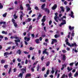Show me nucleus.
Listing matches in <instances>:
<instances>
[{
	"label": "nucleus",
	"instance_id": "obj_63",
	"mask_svg": "<svg viewBox=\"0 0 78 78\" xmlns=\"http://www.w3.org/2000/svg\"><path fill=\"white\" fill-rule=\"evenodd\" d=\"M4 38H5V41L6 40H8V38H7V37H4Z\"/></svg>",
	"mask_w": 78,
	"mask_h": 78
},
{
	"label": "nucleus",
	"instance_id": "obj_50",
	"mask_svg": "<svg viewBox=\"0 0 78 78\" xmlns=\"http://www.w3.org/2000/svg\"><path fill=\"white\" fill-rule=\"evenodd\" d=\"M62 52H63V53L64 54L65 53H66V52H67V51H66V50H62Z\"/></svg>",
	"mask_w": 78,
	"mask_h": 78
},
{
	"label": "nucleus",
	"instance_id": "obj_46",
	"mask_svg": "<svg viewBox=\"0 0 78 78\" xmlns=\"http://www.w3.org/2000/svg\"><path fill=\"white\" fill-rule=\"evenodd\" d=\"M13 42L11 41H9L7 43V44H12Z\"/></svg>",
	"mask_w": 78,
	"mask_h": 78
},
{
	"label": "nucleus",
	"instance_id": "obj_51",
	"mask_svg": "<svg viewBox=\"0 0 78 78\" xmlns=\"http://www.w3.org/2000/svg\"><path fill=\"white\" fill-rule=\"evenodd\" d=\"M28 60L26 59L25 62V64H28Z\"/></svg>",
	"mask_w": 78,
	"mask_h": 78
},
{
	"label": "nucleus",
	"instance_id": "obj_60",
	"mask_svg": "<svg viewBox=\"0 0 78 78\" xmlns=\"http://www.w3.org/2000/svg\"><path fill=\"white\" fill-rule=\"evenodd\" d=\"M43 45H45V46H47V43H43Z\"/></svg>",
	"mask_w": 78,
	"mask_h": 78
},
{
	"label": "nucleus",
	"instance_id": "obj_45",
	"mask_svg": "<svg viewBox=\"0 0 78 78\" xmlns=\"http://www.w3.org/2000/svg\"><path fill=\"white\" fill-rule=\"evenodd\" d=\"M44 56H42L41 58V59L42 61H43L44 60Z\"/></svg>",
	"mask_w": 78,
	"mask_h": 78
},
{
	"label": "nucleus",
	"instance_id": "obj_7",
	"mask_svg": "<svg viewBox=\"0 0 78 78\" xmlns=\"http://www.w3.org/2000/svg\"><path fill=\"white\" fill-rule=\"evenodd\" d=\"M52 41L51 42V44L53 45L54 43H56L58 42V41H57V40L56 39H52Z\"/></svg>",
	"mask_w": 78,
	"mask_h": 78
},
{
	"label": "nucleus",
	"instance_id": "obj_30",
	"mask_svg": "<svg viewBox=\"0 0 78 78\" xmlns=\"http://www.w3.org/2000/svg\"><path fill=\"white\" fill-rule=\"evenodd\" d=\"M5 60H2L1 61V64H4L5 62Z\"/></svg>",
	"mask_w": 78,
	"mask_h": 78
},
{
	"label": "nucleus",
	"instance_id": "obj_41",
	"mask_svg": "<svg viewBox=\"0 0 78 78\" xmlns=\"http://www.w3.org/2000/svg\"><path fill=\"white\" fill-rule=\"evenodd\" d=\"M29 49L30 50H34V48H32V47H30Z\"/></svg>",
	"mask_w": 78,
	"mask_h": 78
},
{
	"label": "nucleus",
	"instance_id": "obj_35",
	"mask_svg": "<svg viewBox=\"0 0 78 78\" xmlns=\"http://www.w3.org/2000/svg\"><path fill=\"white\" fill-rule=\"evenodd\" d=\"M58 17L54 18L55 20V21L56 22H59L58 20H57V19H58Z\"/></svg>",
	"mask_w": 78,
	"mask_h": 78
},
{
	"label": "nucleus",
	"instance_id": "obj_58",
	"mask_svg": "<svg viewBox=\"0 0 78 78\" xmlns=\"http://www.w3.org/2000/svg\"><path fill=\"white\" fill-rule=\"evenodd\" d=\"M23 53H25V54H29V52H27L26 51H24Z\"/></svg>",
	"mask_w": 78,
	"mask_h": 78
},
{
	"label": "nucleus",
	"instance_id": "obj_47",
	"mask_svg": "<svg viewBox=\"0 0 78 78\" xmlns=\"http://www.w3.org/2000/svg\"><path fill=\"white\" fill-rule=\"evenodd\" d=\"M37 63H38V61H37V62H35L33 64V65L34 66V65H36V64H37Z\"/></svg>",
	"mask_w": 78,
	"mask_h": 78
},
{
	"label": "nucleus",
	"instance_id": "obj_5",
	"mask_svg": "<svg viewBox=\"0 0 78 78\" xmlns=\"http://www.w3.org/2000/svg\"><path fill=\"white\" fill-rule=\"evenodd\" d=\"M68 45V46H70V47H73V46H75L76 47L77 45H76V43H74V44H71V45L70 44V43H69Z\"/></svg>",
	"mask_w": 78,
	"mask_h": 78
},
{
	"label": "nucleus",
	"instance_id": "obj_37",
	"mask_svg": "<svg viewBox=\"0 0 78 78\" xmlns=\"http://www.w3.org/2000/svg\"><path fill=\"white\" fill-rule=\"evenodd\" d=\"M12 70V68H10L9 69V72H8V73H9V74H10V73L11 72Z\"/></svg>",
	"mask_w": 78,
	"mask_h": 78
},
{
	"label": "nucleus",
	"instance_id": "obj_19",
	"mask_svg": "<svg viewBox=\"0 0 78 78\" xmlns=\"http://www.w3.org/2000/svg\"><path fill=\"white\" fill-rule=\"evenodd\" d=\"M30 76H31V74L28 73L26 74L25 77L26 78H27L28 77H30Z\"/></svg>",
	"mask_w": 78,
	"mask_h": 78
},
{
	"label": "nucleus",
	"instance_id": "obj_49",
	"mask_svg": "<svg viewBox=\"0 0 78 78\" xmlns=\"http://www.w3.org/2000/svg\"><path fill=\"white\" fill-rule=\"evenodd\" d=\"M40 1L42 2H43V3L46 2V0H40Z\"/></svg>",
	"mask_w": 78,
	"mask_h": 78
},
{
	"label": "nucleus",
	"instance_id": "obj_25",
	"mask_svg": "<svg viewBox=\"0 0 78 78\" xmlns=\"http://www.w3.org/2000/svg\"><path fill=\"white\" fill-rule=\"evenodd\" d=\"M17 53H18L19 55H20L21 54V51L19 49L17 51Z\"/></svg>",
	"mask_w": 78,
	"mask_h": 78
},
{
	"label": "nucleus",
	"instance_id": "obj_28",
	"mask_svg": "<svg viewBox=\"0 0 78 78\" xmlns=\"http://www.w3.org/2000/svg\"><path fill=\"white\" fill-rule=\"evenodd\" d=\"M59 36H60L59 35H58L57 34H55L54 36V37H55V38H57V37H59Z\"/></svg>",
	"mask_w": 78,
	"mask_h": 78
},
{
	"label": "nucleus",
	"instance_id": "obj_40",
	"mask_svg": "<svg viewBox=\"0 0 78 78\" xmlns=\"http://www.w3.org/2000/svg\"><path fill=\"white\" fill-rule=\"evenodd\" d=\"M68 76L69 78H70L72 76V73H70L69 74H68Z\"/></svg>",
	"mask_w": 78,
	"mask_h": 78
},
{
	"label": "nucleus",
	"instance_id": "obj_9",
	"mask_svg": "<svg viewBox=\"0 0 78 78\" xmlns=\"http://www.w3.org/2000/svg\"><path fill=\"white\" fill-rule=\"evenodd\" d=\"M69 16H71L72 18H74V16H73V12L72 11H71V14H69Z\"/></svg>",
	"mask_w": 78,
	"mask_h": 78
},
{
	"label": "nucleus",
	"instance_id": "obj_64",
	"mask_svg": "<svg viewBox=\"0 0 78 78\" xmlns=\"http://www.w3.org/2000/svg\"><path fill=\"white\" fill-rule=\"evenodd\" d=\"M35 9H36V10H38V7L37 6H36L35 7Z\"/></svg>",
	"mask_w": 78,
	"mask_h": 78
},
{
	"label": "nucleus",
	"instance_id": "obj_18",
	"mask_svg": "<svg viewBox=\"0 0 78 78\" xmlns=\"http://www.w3.org/2000/svg\"><path fill=\"white\" fill-rule=\"evenodd\" d=\"M66 55H63V58H62V59L63 60V61H66Z\"/></svg>",
	"mask_w": 78,
	"mask_h": 78
},
{
	"label": "nucleus",
	"instance_id": "obj_23",
	"mask_svg": "<svg viewBox=\"0 0 78 78\" xmlns=\"http://www.w3.org/2000/svg\"><path fill=\"white\" fill-rule=\"evenodd\" d=\"M41 17H42V15H41V14H39L37 18V19L38 20L40 19H41Z\"/></svg>",
	"mask_w": 78,
	"mask_h": 78
},
{
	"label": "nucleus",
	"instance_id": "obj_2",
	"mask_svg": "<svg viewBox=\"0 0 78 78\" xmlns=\"http://www.w3.org/2000/svg\"><path fill=\"white\" fill-rule=\"evenodd\" d=\"M12 22L13 24L14 27L15 28H17V27H18V25H17V23H16V20L14 19H12Z\"/></svg>",
	"mask_w": 78,
	"mask_h": 78
},
{
	"label": "nucleus",
	"instance_id": "obj_32",
	"mask_svg": "<svg viewBox=\"0 0 78 78\" xmlns=\"http://www.w3.org/2000/svg\"><path fill=\"white\" fill-rule=\"evenodd\" d=\"M45 20H46V19H42L41 20V22H45Z\"/></svg>",
	"mask_w": 78,
	"mask_h": 78
},
{
	"label": "nucleus",
	"instance_id": "obj_10",
	"mask_svg": "<svg viewBox=\"0 0 78 78\" xmlns=\"http://www.w3.org/2000/svg\"><path fill=\"white\" fill-rule=\"evenodd\" d=\"M56 8H57V5L56 4H55L52 7V9L53 10L56 9Z\"/></svg>",
	"mask_w": 78,
	"mask_h": 78
},
{
	"label": "nucleus",
	"instance_id": "obj_57",
	"mask_svg": "<svg viewBox=\"0 0 78 78\" xmlns=\"http://www.w3.org/2000/svg\"><path fill=\"white\" fill-rule=\"evenodd\" d=\"M41 51L40 50H38V54H39L40 55H41Z\"/></svg>",
	"mask_w": 78,
	"mask_h": 78
},
{
	"label": "nucleus",
	"instance_id": "obj_38",
	"mask_svg": "<svg viewBox=\"0 0 78 78\" xmlns=\"http://www.w3.org/2000/svg\"><path fill=\"white\" fill-rule=\"evenodd\" d=\"M31 18H28L27 20V21L28 22H30L31 21Z\"/></svg>",
	"mask_w": 78,
	"mask_h": 78
},
{
	"label": "nucleus",
	"instance_id": "obj_8",
	"mask_svg": "<svg viewBox=\"0 0 78 78\" xmlns=\"http://www.w3.org/2000/svg\"><path fill=\"white\" fill-rule=\"evenodd\" d=\"M4 54V56H5V58H8V52H5Z\"/></svg>",
	"mask_w": 78,
	"mask_h": 78
},
{
	"label": "nucleus",
	"instance_id": "obj_12",
	"mask_svg": "<svg viewBox=\"0 0 78 78\" xmlns=\"http://www.w3.org/2000/svg\"><path fill=\"white\" fill-rule=\"evenodd\" d=\"M44 10H45V12H47L48 14H49V13H50V10H49V9L47 8H44Z\"/></svg>",
	"mask_w": 78,
	"mask_h": 78
},
{
	"label": "nucleus",
	"instance_id": "obj_27",
	"mask_svg": "<svg viewBox=\"0 0 78 78\" xmlns=\"http://www.w3.org/2000/svg\"><path fill=\"white\" fill-rule=\"evenodd\" d=\"M4 67L5 69H7L8 67V65H5L4 66Z\"/></svg>",
	"mask_w": 78,
	"mask_h": 78
},
{
	"label": "nucleus",
	"instance_id": "obj_20",
	"mask_svg": "<svg viewBox=\"0 0 78 78\" xmlns=\"http://www.w3.org/2000/svg\"><path fill=\"white\" fill-rule=\"evenodd\" d=\"M39 41V39H37L35 40V42H36V44H39L40 42Z\"/></svg>",
	"mask_w": 78,
	"mask_h": 78
},
{
	"label": "nucleus",
	"instance_id": "obj_13",
	"mask_svg": "<svg viewBox=\"0 0 78 78\" xmlns=\"http://www.w3.org/2000/svg\"><path fill=\"white\" fill-rule=\"evenodd\" d=\"M62 67L61 68V69L62 70H63V69H64V68L66 67V64H64L62 65Z\"/></svg>",
	"mask_w": 78,
	"mask_h": 78
},
{
	"label": "nucleus",
	"instance_id": "obj_4",
	"mask_svg": "<svg viewBox=\"0 0 78 78\" xmlns=\"http://www.w3.org/2000/svg\"><path fill=\"white\" fill-rule=\"evenodd\" d=\"M47 49H45L43 51V55H44V54H46L48 56V52L47 51Z\"/></svg>",
	"mask_w": 78,
	"mask_h": 78
},
{
	"label": "nucleus",
	"instance_id": "obj_52",
	"mask_svg": "<svg viewBox=\"0 0 78 78\" xmlns=\"http://www.w3.org/2000/svg\"><path fill=\"white\" fill-rule=\"evenodd\" d=\"M16 71H17V69H16V68H14L13 69L14 72H16Z\"/></svg>",
	"mask_w": 78,
	"mask_h": 78
},
{
	"label": "nucleus",
	"instance_id": "obj_26",
	"mask_svg": "<svg viewBox=\"0 0 78 78\" xmlns=\"http://www.w3.org/2000/svg\"><path fill=\"white\" fill-rule=\"evenodd\" d=\"M67 70L68 71V72H69L70 71H71V70H72V68H71L70 69V68H69V67H68L67 68Z\"/></svg>",
	"mask_w": 78,
	"mask_h": 78
},
{
	"label": "nucleus",
	"instance_id": "obj_16",
	"mask_svg": "<svg viewBox=\"0 0 78 78\" xmlns=\"http://www.w3.org/2000/svg\"><path fill=\"white\" fill-rule=\"evenodd\" d=\"M32 28H33V26H32V25H30L29 27L28 31H30V30H32Z\"/></svg>",
	"mask_w": 78,
	"mask_h": 78
},
{
	"label": "nucleus",
	"instance_id": "obj_3",
	"mask_svg": "<svg viewBox=\"0 0 78 78\" xmlns=\"http://www.w3.org/2000/svg\"><path fill=\"white\" fill-rule=\"evenodd\" d=\"M14 41L15 42V44H16V46H17V47H18V45H19V44H18V42H20V40H15Z\"/></svg>",
	"mask_w": 78,
	"mask_h": 78
},
{
	"label": "nucleus",
	"instance_id": "obj_24",
	"mask_svg": "<svg viewBox=\"0 0 78 78\" xmlns=\"http://www.w3.org/2000/svg\"><path fill=\"white\" fill-rule=\"evenodd\" d=\"M2 34H8V32H5L4 30L2 31Z\"/></svg>",
	"mask_w": 78,
	"mask_h": 78
},
{
	"label": "nucleus",
	"instance_id": "obj_29",
	"mask_svg": "<svg viewBox=\"0 0 78 78\" xmlns=\"http://www.w3.org/2000/svg\"><path fill=\"white\" fill-rule=\"evenodd\" d=\"M39 68H40V66H39V65H38L37 67V71H39Z\"/></svg>",
	"mask_w": 78,
	"mask_h": 78
},
{
	"label": "nucleus",
	"instance_id": "obj_33",
	"mask_svg": "<svg viewBox=\"0 0 78 78\" xmlns=\"http://www.w3.org/2000/svg\"><path fill=\"white\" fill-rule=\"evenodd\" d=\"M6 15H7V12H5L4 14H3L2 16L4 17L6 16Z\"/></svg>",
	"mask_w": 78,
	"mask_h": 78
},
{
	"label": "nucleus",
	"instance_id": "obj_36",
	"mask_svg": "<svg viewBox=\"0 0 78 78\" xmlns=\"http://www.w3.org/2000/svg\"><path fill=\"white\" fill-rule=\"evenodd\" d=\"M3 8V6L2 5V3H0V8L2 9V8Z\"/></svg>",
	"mask_w": 78,
	"mask_h": 78
},
{
	"label": "nucleus",
	"instance_id": "obj_59",
	"mask_svg": "<svg viewBox=\"0 0 78 78\" xmlns=\"http://www.w3.org/2000/svg\"><path fill=\"white\" fill-rule=\"evenodd\" d=\"M64 4H65V5H67V1H64Z\"/></svg>",
	"mask_w": 78,
	"mask_h": 78
},
{
	"label": "nucleus",
	"instance_id": "obj_48",
	"mask_svg": "<svg viewBox=\"0 0 78 78\" xmlns=\"http://www.w3.org/2000/svg\"><path fill=\"white\" fill-rule=\"evenodd\" d=\"M45 68L44 67L42 68V71H45Z\"/></svg>",
	"mask_w": 78,
	"mask_h": 78
},
{
	"label": "nucleus",
	"instance_id": "obj_11",
	"mask_svg": "<svg viewBox=\"0 0 78 78\" xmlns=\"http://www.w3.org/2000/svg\"><path fill=\"white\" fill-rule=\"evenodd\" d=\"M26 6L27 7H28V10H29V11H30V10H31V8H30V5H29V4H26Z\"/></svg>",
	"mask_w": 78,
	"mask_h": 78
},
{
	"label": "nucleus",
	"instance_id": "obj_31",
	"mask_svg": "<svg viewBox=\"0 0 78 78\" xmlns=\"http://www.w3.org/2000/svg\"><path fill=\"white\" fill-rule=\"evenodd\" d=\"M58 13L57 12L55 13V16L54 17V18L59 17L58 16Z\"/></svg>",
	"mask_w": 78,
	"mask_h": 78
},
{
	"label": "nucleus",
	"instance_id": "obj_14",
	"mask_svg": "<svg viewBox=\"0 0 78 78\" xmlns=\"http://www.w3.org/2000/svg\"><path fill=\"white\" fill-rule=\"evenodd\" d=\"M74 27H71V26H69V29L70 31H71V30H73V29H74Z\"/></svg>",
	"mask_w": 78,
	"mask_h": 78
},
{
	"label": "nucleus",
	"instance_id": "obj_62",
	"mask_svg": "<svg viewBox=\"0 0 78 78\" xmlns=\"http://www.w3.org/2000/svg\"><path fill=\"white\" fill-rule=\"evenodd\" d=\"M55 72V70H52L51 71V73L52 74H53Z\"/></svg>",
	"mask_w": 78,
	"mask_h": 78
},
{
	"label": "nucleus",
	"instance_id": "obj_43",
	"mask_svg": "<svg viewBox=\"0 0 78 78\" xmlns=\"http://www.w3.org/2000/svg\"><path fill=\"white\" fill-rule=\"evenodd\" d=\"M78 74H77V72H76L75 74L74 75V77H76V76H78Z\"/></svg>",
	"mask_w": 78,
	"mask_h": 78
},
{
	"label": "nucleus",
	"instance_id": "obj_39",
	"mask_svg": "<svg viewBox=\"0 0 78 78\" xmlns=\"http://www.w3.org/2000/svg\"><path fill=\"white\" fill-rule=\"evenodd\" d=\"M50 72V71H49V69H48L46 72V74L47 75H49V73Z\"/></svg>",
	"mask_w": 78,
	"mask_h": 78
},
{
	"label": "nucleus",
	"instance_id": "obj_17",
	"mask_svg": "<svg viewBox=\"0 0 78 78\" xmlns=\"http://www.w3.org/2000/svg\"><path fill=\"white\" fill-rule=\"evenodd\" d=\"M14 38L16 39H19L17 37L11 36L10 37V39H14Z\"/></svg>",
	"mask_w": 78,
	"mask_h": 78
},
{
	"label": "nucleus",
	"instance_id": "obj_34",
	"mask_svg": "<svg viewBox=\"0 0 78 78\" xmlns=\"http://www.w3.org/2000/svg\"><path fill=\"white\" fill-rule=\"evenodd\" d=\"M23 18V16L22 15H20V19L21 20H22Z\"/></svg>",
	"mask_w": 78,
	"mask_h": 78
},
{
	"label": "nucleus",
	"instance_id": "obj_56",
	"mask_svg": "<svg viewBox=\"0 0 78 78\" xmlns=\"http://www.w3.org/2000/svg\"><path fill=\"white\" fill-rule=\"evenodd\" d=\"M61 24L62 25H64L65 24H66V22H62L61 23Z\"/></svg>",
	"mask_w": 78,
	"mask_h": 78
},
{
	"label": "nucleus",
	"instance_id": "obj_54",
	"mask_svg": "<svg viewBox=\"0 0 78 78\" xmlns=\"http://www.w3.org/2000/svg\"><path fill=\"white\" fill-rule=\"evenodd\" d=\"M52 23V21H51V20H50L49 22V25H50Z\"/></svg>",
	"mask_w": 78,
	"mask_h": 78
},
{
	"label": "nucleus",
	"instance_id": "obj_55",
	"mask_svg": "<svg viewBox=\"0 0 78 78\" xmlns=\"http://www.w3.org/2000/svg\"><path fill=\"white\" fill-rule=\"evenodd\" d=\"M17 61H18V62H21V59H20V58H18L17 59Z\"/></svg>",
	"mask_w": 78,
	"mask_h": 78
},
{
	"label": "nucleus",
	"instance_id": "obj_53",
	"mask_svg": "<svg viewBox=\"0 0 78 78\" xmlns=\"http://www.w3.org/2000/svg\"><path fill=\"white\" fill-rule=\"evenodd\" d=\"M31 70L32 72H34V69L33 68H31Z\"/></svg>",
	"mask_w": 78,
	"mask_h": 78
},
{
	"label": "nucleus",
	"instance_id": "obj_44",
	"mask_svg": "<svg viewBox=\"0 0 78 78\" xmlns=\"http://www.w3.org/2000/svg\"><path fill=\"white\" fill-rule=\"evenodd\" d=\"M20 9H21V10H23V7H22V5H20Z\"/></svg>",
	"mask_w": 78,
	"mask_h": 78
},
{
	"label": "nucleus",
	"instance_id": "obj_22",
	"mask_svg": "<svg viewBox=\"0 0 78 78\" xmlns=\"http://www.w3.org/2000/svg\"><path fill=\"white\" fill-rule=\"evenodd\" d=\"M50 64V62L49 61H48L47 63L46 64V66H49V65Z\"/></svg>",
	"mask_w": 78,
	"mask_h": 78
},
{
	"label": "nucleus",
	"instance_id": "obj_1",
	"mask_svg": "<svg viewBox=\"0 0 78 78\" xmlns=\"http://www.w3.org/2000/svg\"><path fill=\"white\" fill-rule=\"evenodd\" d=\"M21 73H20L18 75V77H20L21 78H22L23 77V75L27 72V67L25 66L24 68L20 69Z\"/></svg>",
	"mask_w": 78,
	"mask_h": 78
},
{
	"label": "nucleus",
	"instance_id": "obj_15",
	"mask_svg": "<svg viewBox=\"0 0 78 78\" xmlns=\"http://www.w3.org/2000/svg\"><path fill=\"white\" fill-rule=\"evenodd\" d=\"M45 4H44L42 5L41 6L42 9L44 10V9H45V8H44V7H45Z\"/></svg>",
	"mask_w": 78,
	"mask_h": 78
},
{
	"label": "nucleus",
	"instance_id": "obj_42",
	"mask_svg": "<svg viewBox=\"0 0 78 78\" xmlns=\"http://www.w3.org/2000/svg\"><path fill=\"white\" fill-rule=\"evenodd\" d=\"M70 10V8H68L66 10V12H69V11Z\"/></svg>",
	"mask_w": 78,
	"mask_h": 78
},
{
	"label": "nucleus",
	"instance_id": "obj_6",
	"mask_svg": "<svg viewBox=\"0 0 78 78\" xmlns=\"http://www.w3.org/2000/svg\"><path fill=\"white\" fill-rule=\"evenodd\" d=\"M60 9H61V11L59 12V13H61L62 12H64L65 11V9L63 6H61Z\"/></svg>",
	"mask_w": 78,
	"mask_h": 78
},
{
	"label": "nucleus",
	"instance_id": "obj_21",
	"mask_svg": "<svg viewBox=\"0 0 78 78\" xmlns=\"http://www.w3.org/2000/svg\"><path fill=\"white\" fill-rule=\"evenodd\" d=\"M13 17H14V19H17L18 18V16H16V14H15L13 15Z\"/></svg>",
	"mask_w": 78,
	"mask_h": 78
},
{
	"label": "nucleus",
	"instance_id": "obj_61",
	"mask_svg": "<svg viewBox=\"0 0 78 78\" xmlns=\"http://www.w3.org/2000/svg\"><path fill=\"white\" fill-rule=\"evenodd\" d=\"M18 3V2L17 1H16L14 2V4L15 5H17Z\"/></svg>",
	"mask_w": 78,
	"mask_h": 78
}]
</instances>
